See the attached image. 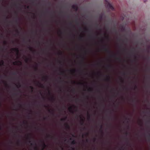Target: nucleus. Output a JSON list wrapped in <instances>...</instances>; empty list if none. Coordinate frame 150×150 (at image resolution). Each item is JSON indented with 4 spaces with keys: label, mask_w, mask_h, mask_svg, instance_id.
<instances>
[{
    "label": "nucleus",
    "mask_w": 150,
    "mask_h": 150,
    "mask_svg": "<svg viewBox=\"0 0 150 150\" xmlns=\"http://www.w3.org/2000/svg\"><path fill=\"white\" fill-rule=\"evenodd\" d=\"M105 5L109 9L113 10H114V7L112 5L108 2V0H105Z\"/></svg>",
    "instance_id": "nucleus-1"
},
{
    "label": "nucleus",
    "mask_w": 150,
    "mask_h": 150,
    "mask_svg": "<svg viewBox=\"0 0 150 150\" xmlns=\"http://www.w3.org/2000/svg\"><path fill=\"white\" fill-rule=\"evenodd\" d=\"M103 49L104 51L108 53H111V51L108 49L106 45H103Z\"/></svg>",
    "instance_id": "nucleus-2"
},
{
    "label": "nucleus",
    "mask_w": 150,
    "mask_h": 150,
    "mask_svg": "<svg viewBox=\"0 0 150 150\" xmlns=\"http://www.w3.org/2000/svg\"><path fill=\"white\" fill-rule=\"evenodd\" d=\"M18 63H19V64L20 65H22V62L21 61H16V62H13V64L14 65H19V64H18Z\"/></svg>",
    "instance_id": "nucleus-3"
},
{
    "label": "nucleus",
    "mask_w": 150,
    "mask_h": 150,
    "mask_svg": "<svg viewBox=\"0 0 150 150\" xmlns=\"http://www.w3.org/2000/svg\"><path fill=\"white\" fill-rule=\"evenodd\" d=\"M40 142L42 143V146L43 147V149L42 150L44 149L45 147H47V145L45 144L44 142V141L41 140Z\"/></svg>",
    "instance_id": "nucleus-4"
},
{
    "label": "nucleus",
    "mask_w": 150,
    "mask_h": 150,
    "mask_svg": "<svg viewBox=\"0 0 150 150\" xmlns=\"http://www.w3.org/2000/svg\"><path fill=\"white\" fill-rule=\"evenodd\" d=\"M81 119L80 123L81 125H83L84 122V119L82 118L81 116H80Z\"/></svg>",
    "instance_id": "nucleus-5"
},
{
    "label": "nucleus",
    "mask_w": 150,
    "mask_h": 150,
    "mask_svg": "<svg viewBox=\"0 0 150 150\" xmlns=\"http://www.w3.org/2000/svg\"><path fill=\"white\" fill-rule=\"evenodd\" d=\"M12 51H14L16 52L17 54H18L19 50L18 48H12L11 49Z\"/></svg>",
    "instance_id": "nucleus-6"
},
{
    "label": "nucleus",
    "mask_w": 150,
    "mask_h": 150,
    "mask_svg": "<svg viewBox=\"0 0 150 150\" xmlns=\"http://www.w3.org/2000/svg\"><path fill=\"white\" fill-rule=\"evenodd\" d=\"M105 81L109 82L110 81V77L109 75L107 76L106 78L105 79Z\"/></svg>",
    "instance_id": "nucleus-7"
},
{
    "label": "nucleus",
    "mask_w": 150,
    "mask_h": 150,
    "mask_svg": "<svg viewBox=\"0 0 150 150\" xmlns=\"http://www.w3.org/2000/svg\"><path fill=\"white\" fill-rule=\"evenodd\" d=\"M72 9H74L76 11H77L78 9V7L77 6L75 5H73L72 6Z\"/></svg>",
    "instance_id": "nucleus-8"
},
{
    "label": "nucleus",
    "mask_w": 150,
    "mask_h": 150,
    "mask_svg": "<svg viewBox=\"0 0 150 150\" xmlns=\"http://www.w3.org/2000/svg\"><path fill=\"white\" fill-rule=\"evenodd\" d=\"M68 109L70 112L72 113L74 112L73 111V108L72 106L69 107Z\"/></svg>",
    "instance_id": "nucleus-9"
},
{
    "label": "nucleus",
    "mask_w": 150,
    "mask_h": 150,
    "mask_svg": "<svg viewBox=\"0 0 150 150\" xmlns=\"http://www.w3.org/2000/svg\"><path fill=\"white\" fill-rule=\"evenodd\" d=\"M30 134L29 135H28V136H27V139L29 140V143H30L31 142V141L30 140L31 138V136H30Z\"/></svg>",
    "instance_id": "nucleus-10"
},
{
    "label": "nucleus",
    "mask_w": 150,
    "mask_h": 150,
    "mask_svg": "<svg viewBox=\"0 0 150 150\" xmlns=\"http://www.w3.org/2000/svg\"><path fill=\"white\" fill-rule=\"evenodd\" d=\"M65 127L66 129H69L70 128V127L69 125L67 123H66L65 124Z\"/></svg>",
    "instance_id": "nucleus-11"
},
{
    "label": "nucleus",
    "mask_w": 150,
    "mask_h": 150,
    "mask_svg": "<svg viewBox=\"0 0 150 150\" xmlns=\"http://www.w3.org/2000/svg\"><path fill=\"white\" fill-rule=\"evenodd\" d=\"M29 49L30 50V51L32 52L33 53H34L35 52V50H33L32 48L30 47H29Z\"/></svg>",
    "instance_id": "nucleus-12"
},
{
    "label": "nucleus",
    "mask_w": 150,
    "mask_h": 150,
    "mask_svg": "<svg viewBox=\"0 0 150 150\" xmlns=\"http://www.w3.org/2000/svg\"><path fill=\"white\" fill-rule=\"evenodd\" d=\"M48 111L50 112L53 115H54V110H52V111H51L50 109H49L48 110Z\"/></svg>",
    "instance_id": "nucleus-13"
},
{
    "label": "nucleus",
    "mask_w": 150,
    "mask_h": 150,
    "mask_svg": "<svg viewBox=\"0 0 150 150\" xmlns=\"http://www.w3.org/2000/svg\"><path fill=\"white\" fill-rule=\"evenodd\" d=\"M38 84H39L40 85V87L42 88H44V85L41 84V83H40L39 82H38Z\"/></svg>",
    "instance_id": "nucleus-14"
},
{
    "label": "nucleus",
    "mask_w": 150,
    "mask_h": 150,
    "mask_svg": "<svg viewBox=\"0 0 150 150\" xmlns=\"http://www.w3.org/2000/svg\"><path fill=\"white\" fill-rule=\"evenodd\" d=\"M76 143V142L75 140H73L71 142V144L72 145H74Z\"/></svg>",
    "instance_id": "nucleus-15"
},
{
    "label": "nucleus",
    "mask_w": 150,
    "mask_h": 150,
    "mask_svg": "<svg viewBox=\"0 0 150 150\" xmlns=\"http://www.w3.org/2000/svg\"><path fill=\"white\" fill-rule=\"evenodd\" d=\"M47 79V76H43L42 77V80H45L46 81Z\"/></svg>",
    "instance_id": "nucleus-16"
},
{
    "label": "nucleus",
    "mask_w": 150,
    "mask_h": 150,
    "mask_svg": "<svg viewBox=\"0 0 150 150\" xmlns=\"http://www.w3.org/2000/svg\"><path fill=\"white\" fill-rule=\"evenodd\" d=\"M29 60L31 61V59H29L28 58H27L26 57L25 59V61L27 63L28 62V61Z\"/></svg>",
    "instance_id": "nucleus-17"
},
{
    "label": "nucleus",
    "mask_w": 150,
    "mask_h": 150,
    "mask_svg": "<svg viewBox=\"0 0 150 150\" xmlns=\"http://www.w3.org/2000/svg\"><path fill=\"white\" fill-rule=\"evenodd\" d=\"M4 62L3 60H2L1 61V62H0V66H1L2 65H3L4 64Z\"/></svg>",
    "instance_id": "nucleus-18"
},
{
    "label": "nucleus",
    "mask_w": 150,
    "mask_h": 150,
    "mask_svg": "<svg viewBox=\"0 0 150 150\" xmlns=\"http://www.w3.org/2000/svg\"><path fill=\"white\" fill-rule=\"evenodd\" d=\"M51 100L52 101H54L55 98L53 96H52L51 98Z\"/></svg>",
    "instance_id": "nucleus-19"
},
{
    "label": "nucleus",
    "mask_w": 150,
    "mask_h": 150,
    "mask_svg": "<svg viewBox=\"0 0 150 150\" xmlns=\"http://www.w3.org/2000/svg\"><path fill=\"white\" fill-rule=\"evenodd\" d=\"M67 119V117H65L64 118H63L61 119V121H64L66 120Z\"/></svg>",
    "instance_id": "nucleus-20"
},
{
    "label": "nucleus",
    "mask_w": 150,
    "mask_h": 150,
    "mask_svg": "<svg viewBox=\"0 0 150 150\" xmlns=\"http://www.w3.org/2000/svg\"><path fill=\"white\" fill-rule=\"evenodd\" d=\"M16 87L18 88H19L21 87V85L19 83H18V85H16Z\"/></svg>",
    "instance_id": "nucleus-21"
},
{
    "label": "nucleus",
    "mask_w": 150,
    "mask_h": 150,
    "mask_svg": "<svg viewBox=\"0 0 150 150\" xmlns=\"http://www.w3.org/2000/svg\"><path fill=\"white\" fill-rule=\"evenodd\" d=\"M102 129H103V125H101L100 126V131H101V133L103 134V132L102 130Z\"/></svg>",
    "instance_id": "nucleus-22"
},
{
    "label": "nucleus",
    "mask_w": 150,
    "mask_h": 150,
    "mask_svg": "<svg viewBox=\"0 0 150 150\" xmlns=\"http://www.w3.org/2000/svg\"><path fill=\"white\" fill-rule=\"evenodd\" d=\"M88 91L90 92H91L93 91V89L91 88H89L88 89Z\"/></svg>",
    "instance_id": "nucleus-23"
},
{
    "label": "nucleus",
    "mask_w": 150,
    "mask_h": 150,
    "mask_svg": "<svg viewBox=\"0 0 150 150\" xmlns=\"http://www.w3.org/2000/svg\"><path fill=\"white\" fill-rule=\"evenodd\" d=\"M80 57L81 59L82 62H83L84 59V57L82 56H80Z\"/></svg>",
    "instance_id": "nucleus-24"
},
{
    "label": "nucleus",
    "mask_w": 150,
    "mask_h": 150,
    "mask_svg": "<svg viewBox=\"0 0 150 150\" xmlns=\"http://www.w3.org/2000/svg\"><path fill=\"white\" fill-rule=\"evenodd\" d=\"M47 137L48 138H53L54 137L51 136L50 135H48L47 136Z\"/></svg>",
    "instance_id": "nucleus-25"
},
{
    "label": "nucleus",
    "mask_w": 150,
    "mask_h": 150,
    "mask_svg": "<svg viewBox=\"0 0 150 150\" xmlns=\"http://www.w3.org/2000/svg\"><path fill=\"white\" fill-rule=\"evenodd\" d=\"M76 71V70L75 69L70 70V71L71 72L74 73Z\"/></svg>",
    "instance_id": "nucleus-26"
},
{
    "label": "nucleus",
    "mask_w": 150,
    "mask_h": 150,
    "mask_svg": "<svg viewBox=\"0 0 150 150\" xmlns=\"http://www.w3.org/2000/svg\"><path fill=\"white\" fill-rule=\"evenodd\" d=\"M107 67L108 68H111L112 67V66L110 64H109L107 65Z\"/></svg>",
    "instance_id": "nucleus-27"
},
{
    "label": "nucleus",
    "mask_w": 150,
    "mask_h": 150,
    "mask_svg": "<svg viewBox=\"0 0 150 150\" xmlns=\"http://www.w3.org/2000/svg\"><path fill=\"white\" fill-rule=\"evenodd\" d=\"M84 29L85 31L86 32H88L89 31V30L87 28H84Z\"/></svg>",
    "instance_id": "nucleus-28"
},
{
    "label": "nucleus",
    "mask_w": 150,
    "mask_h": 150,
    "mask_svg": "<svg viewBox=\"0 0 150 150\" xmlns=\"http://www.w3.org/2000/svg\"><path fill=\"white\" fill-rule=\"evenodd\" d=\"M58 54L59 55H62V52L61 51H60L58 53Z\"/></svg>",
    "instance_id": "nucleus-29"
},
{
    "label": "nucleus",
    "mask_w": 150,
    "mask_h": 150,
    "mask_svg": "<svg viewBox=\"0 0 150 150\" xmlns=\"http://www.w3.org/2000/svg\"><path fill=\"white\" fill-rule=\"evenodd\" d=\"M87 115H88V120L90 119V114L88 113Z\"/></svg>",
    "instance_id": "nucleus-30"
},
{
    "label": "nucleus",
    "mask_w": 150,
    "mask_h": 150,
    "mask_svg": "<svg viewBox=\"0 0 150 150\" xmlns=\"http://www.w3.org/2000/svg\"><path fill=\"white\" fill-rule=\"evenodd\" d=\"M30 88L31 89L32 91H33L34 89V88L31 86H30Z\"/></svg>",
    "instance_id": "nucleus-31"
},
{
    "label": "nucleus",
    "mask_w": 150,
    "mask_h": 150,
    "mask_svg": "<svg viewBox=\"0 0 150 150\" xmlns=\"http://www.w3.org/2000/svg\"><path fill=\"white\" fill-rule=\"evenodd\" d=\"M60 74H64V71H62L60 70Z\"/></svg>",
    "instance_id": "nucleus-32"
},
{
    "label": "nucleus",
    "mask_w": 150,
    "mask_h": 150,
    "mask_svg": "<svg viewBox=\"0 0 150 150\" xmlns=\"http://www.w3.org/2000/svg\"><path fill=\"white\" fill-rule=\"evenodd\" d=\"M116 59L120 61H121V59L120 57H117L116 58Z\"/></svg>",
    "instance_id": "nucleus-33"
},
{
    "label": "nucleus",
    "mask_w": 150,
    "mask_h": 150,
    "mask_svg": "<svg viewBox=\"0 0 150 150\" xmlns=\"http://www.w3.org/2000/svg\"><path fill=\"white\" fill-rule=\"evenodd\" d=\"M120 81L122 83L124 82L123 80L121 77L120 78Z\"/></svg>",
    "instance_id": "nucleus-34"
},
{
    "label": "nucleus",
    "mask_w": 150,
    "mask_h": 150,
    "mask_svg": "<svg viewBox=\"0 0 150 150\" xmlns=\"http://www.w3.org/2000/svg\"><path fill=\"white\" fill-rule=\"evenodd\" d=\"M16 32H17V34L18 35H19V34L20 33V31H18V30H16Z\"/></svg>",
    "instance_id": "nucleus-35"
},
{
    "label": "nucleus",
    "mask_w": 150,
    "mask_h": 150,
    "mask_svg": "<svg viewBox=\"0 0 150 150\" xmlns=\"http://www.w3.org/2000/svg\"><path fill=\"white\" fill-rule=\"evenodd\" d=\"M137 86L136 85H135L134 87V89L136 90V89H137Z\"/></svg>",
    "instance_id": "nucleus-36"
},
{
    "label": "nucleus",
    "mask_w": 150,
    "mask_h": 150,
    "mask_svg": "<svg viewBox=\"0 0 150 150\" xmlns=\"http://www.w3.org/2000/svg\"><path fill=\"white\" fill-rule=\"evenodd\" d=\"M147 137L148 138L149 140L150 138V134L149 133L147 135Z\"/></svg>",
    "instance_id": "nucleus-37"
},
{
    "label": "nucleus",
    "mask_w": 150,
    "mask_h": 150,
    "mask_svg": "<svg viewBox=\"0 0 150 150\" xmlns=\"http://www.w3.org/2000/svg\"><path fill=\"white\" fill-rule=\"evenodd\" d=\"M23 124H28V122H25L24 121L23 122Z\"/></svg>",
    "instance_id": "nucleus-38"
},
{
    "label": "nucleus",
    "mask_w": 150,
    "mask_h": 150,
    "mask_svg": "<svg viewBox=\"0 0 150 150\" xmlns=\"http://www.w3.org/2000/svg\"><path fill=\"white\" fill-rule=\"evenodd\" d=\"M18 105L19 106V107H21L22 105H21L20 103H18Z\"/></svg>",
    "instance_id": "nucleus-39"
},
{
    "label": "nucleus",
    "mask_w": 150,
    "mask_h": 150,
    "mask_svg": "<svg viewBox=\"0 0 150 150\" xmlns=\"http://www.w3.org/2000/svg\"><path fill=\"white\" fill-rule=\"evenodd\" d=\"M3 82L5 84V85L6 86H7V84L6 83V82L4 81H3Z\"/></svg>",
    "instance_id": "nucleus-40"
},
{
    "label": "nucleus",
    "mask_w": 150,
    "mask_h": 150,
    "mask_svg": "<svg viewBox=\"0 0 150 150\" xmlns=\"http://www.w3.org/2000/svg\"><path fill=\"white\" fill-rule=\"evenodd\" d=\"M82 38H83V37L82 36H80L79 38V39L80 40H81Z\"/></svg>",
    "instance_id": "nucleus-41"
},
{
    "label": "nucleus",
    "mask_w": 150,
    "mask_h": 150,
    "mask_svg": "<svg viewBox=\"0 0 150 150\" xmlns=\"http://www.w3.org/2000/svg\"><path fill=\"white\" fill-rule=\"evenodd\" d=\"M75 89H72V90H71V91H72V92H75Z\"/></svg>",
    "instance_id": "nucleus-42"
},
{
    "label": "nucleus",
    "mask_w": 150,
    "mask_h": 150,
    "mask_svg": "<svg viewBox=\"0 0 150 150\" xmlns=\"http://www.w3.org/2000/svg\"><path fill=\"white\" fill-rule=\"evenodd\" d=\"M115 56V55H110V57H114Z\"/></svg>",
    "instance_id": "nucleus-43"
},
{
    "label": "nucleus",
    "mask_w": 150,
    "mask_h": 150,
    "mask_svg": "<svg viewBox=\"0 0 150 150\" xmlns=\"http://www.w3.org/2000/svg\"><path fill=\"white\" fill-rule=\"evenodd\" d=\"M96 138H94L93 139V142H95L96 140Z\"/></svg>",
    "instance_id": "nucleus-44"
},
{
    "label": "nucleus",
    "mask_w": 150,
    "mask_h": 150,
    "mask_svg": "<svg viewBox=\"0 0 150 150\" xmlns=\"http://www.w3.org/2000/svg\"><path fill=\"white\" fill-rule=\"evenodd\" d=\"M125 134L126 135H127L128 134V132H126L125 133Z\"/></svg>",
    "instance_id": "nucleus-45"
},
{
    "label": "nucleus",
    "mask_w": 150,
    "mask_h": 150,
    "mask_svg": "<svg viewBox=\"0 0 150 150\" xmlns=\"http://www.w3.org/2000/svg\"><path fill=\"white\" fill-rule=\"evenodd\" d=\"M38 69L37 67H35V71H37L38 70Z\"/></svg>",
    "instance_id": "nucleus-46"
},
{
    "label": "nucleus",
    "mask_w": 150,
    "mask_h": 150,
    "mask_svg": "<svg viewBox=\"0 0 150 150\" xmlns=\"http://www.w3.org/2000/svg\"><path fill=\"white\" fill-rule=\"evenodd\" d=\"M4 43L5 45H6L7 44V42L6 41H4Z\"/></svg>",
    "instance_id": "nucleus-47"
},
{
    "label": "nucleus",
    "mask_w": 150,
    "mask_h": 150,
    "mask_svg": "<svg viewBox=\"0 0 150 150\" xmlns=\"http://www.w3.org/2000/svg\"><path fill=\"white\" fill-rule=\"evenodd\" d=\"M134 59H135V60H136V59H137V57L136 56L134 55Z\"/></svg>",
    "instance_id": "nucleus-48"
},
{
    "label": "nucleus",
    "mask_w": 150,
    "mask_h": 150,
    "mask_svg": "<svg viewBox=\"0 0 150 150\" xmlns=\"http://www.w3.org/2000/svg\"><path fill=\"white\" fill-rule=\"evenodd\" d=\"M79 84H80L81 85H84V84L82 83H79Z\"/></svg>",
    "instance_id": "nucleus-49"
},
{
    "label": "nucleus",
    "mask_w": 150,
    "mask_h": 150,
    "mask_svg": "<svg viewBox=\"0 0 150 150\" xmlns=\"http://www.w3.org/2000/svg\"><path fill=\"white\" fill-rule=\"evenodd\" d=\"M20 143V141H18V142H17V144H18V145H19V144Z\"/></svg>",
    "instance_id": "nucleus-50"
},
{
    "label": "nucleus",
    "mask_w": 150,
    "mask_h": 150,
    "mask_svg": "<svg viewBox=\"0 0 150 150\" xmlns=\"http://www.w3.org/2000/svg\"><path fill=\"white\" fill-rule=\"evenodd\" d=\"M100 19H102V15L100 16Z\"/></svg>",
    "instance_id": "nucleus-51"
},
{
    "label": "nucleus",
    "mask_w": 150,
    "mask_h": 150,
    "mask_svg": "<svg viewBox=\"0 0 150 150\" xmlns=\"http://www.w3.org/2000/svg\"><path fill=\"white\" fill-rule=\"evenodd\" d=\"M135 101V100H132V102H133V103H134Z\"/></svg>",
    "instance_id": "nucleus-52"
},
{
    "label": "nucleus",
    "mask_w": 150,
    "mask_h": 150,
    "mask_svg": "<svg viewBox=\"0 0 150 150\" xmlns=\"http://www.w3.org/2000/svg\"><path fill=\"white\" fill-rule=\"evenodd\" d=\"M16 72H14L13 73V75H16Z\"/></svg>",
    "instance_id": "nucleus-53"
},
{
    "label": "nucleus",
    "mask_w": 150,
    "mask_h": 150,
    "mask_svg": "<svg viewBox=\"0 0 150 150\" xmlns=\"http://www.w3.org/2000/svg\"><path fill=\"white\" fill-rule=\"evenodd\" d=\"M98 74H99L100 75H101V74L100 72H98Z\"/></svg>",
    "instance_id": "nucleus-54"
},
{
    "label": "nucleus",
    "mask_w": 150,
    "mask_h": 150,
    "mask_svg": "<svg viewBox=\"0 0 150 150\" xmlns=\"http://www.w3.org/2000/svg\"><path fill=\"white\" fill-rule=\"evenodd\" d=\"M33 142H34V144L35 145H36V143L35 142V141H33Z\"/></svg>",
    "instance_id": "nucleus-55"
},
{
    "label": "nucleus",
    "mask_w": 150,
    "mask_h": 150,
    "mask_svg": "<svg viewBox=\"0 0 150 150\" xmlns=\"http://www.w3.org/2000/svg\"><path fill=\"white\" fill-rule=\"evenodd\" d=\"M88 139H86V142H88Z\"/></svg>",
    "instance_id": "nucleus-56"
},
{
    "label": "nucleus",
    "mask_w": 150,
    "mask_h": 150,
    "mask_svg": "<svg viewBox=\"0 0 150 150\" xmlns=\"http://www.w3.org/2000/svg\"><path fill=\"white\" fill-rule=\"evenodd\" d=\"M27 8H28V9H29V6H27Z\"/></svg>",
    "instance_id": "nucleus-57"
},
{
    "label": "nucleus",
    "mask_w": 150,
    "mask_h": 150,
    "mask_svg": "<svg viewBox=\"0 0 150 150\" xmlns=\"http://www.w3.org/2000/svg\"><path fill=\"white\" fill-rule=\"evenodd\" d=\"M121 39L120 38H119V39H118V40L119 41H120L121 40Z\"/></svg>",
    "instance_id": "nucleus-58"
},
{
    "label": "nucleus",
    "mask_w": 150,
    "mask_h": 150,
    "mask_svg": "<svg viewBox=\"0 0 150 150\" xmlns=\"http://www.w3.org/2000/svg\"><path fill=\"white\" fill-rule=\"evenodd\" d=\"M88 133H86V135L88 136Z\"/></svg>",
    "instance_id": "nucleus-59"
},
{
    "label": "nucleus",
    "mask_w": 150,
    "mask_h": 150,
    "mask_svg": "<svg viewBox=\"0 0 150 150\" xmlns=\"http://www.w3.org/2000/svg\"><path fill=\"white\" fill-rule=\"evenodd\" d=\"M46 118H47V117H44V120H46Z\"/></svg>",
    "instance_id": "nucleus-60"
},
{
    "label": "nucleus",
    "mask_w": 150,
    "mask_h": 150,
    "mask_svg": "<svg viewBox=\"0 0 150 150\" xmlns=\"http://www.w3.org/2000/svg\"><path fill=\"white\" fill-rule=\"evenodd\" d=\"M48 93H49V94H51L50 92V91H48Z\"/></svg>",
    "instance_id": "nucleus-61"
},
{
    "label": "nucleus",
    "mask_w": 150,
    "mask_h": 150,
    "mask_svg": "<svg viewBox=\"0 0 150 150\" xmlns=\"http://www.w3.org/2000/svg\"><path fill=\"white\" fill-rule=\"evenodd\" d=\"M72 150H74V148H71Z\"/></svg>",
    "instance_id": "nucleus-62"
},
{
    "label": "nucleus",
    "mask_w": 150,
    "mask_h": 150,
    "mask_svg": "<svg viewBox=\"0 0 150 150\" xmlns=\"http://www.w3.org/2000/svg\"><path fill=\"white\" fill-rule=\"evenodd\" d=\"M35 150H36V149H37V147H35Z\"/></svg>",
    "instance_id": "nucleus-63"
},
{
    "label": "nucleus",
    "mask_w": 150,
    "mask_h": 150,
    "mask_svg": "<svg viewBox=\"0 0 150 150\" xmlns=\"http://www.w3.org/2000/svg\"><path fill=\"white\" fill-rule=\"evenodd\" d=\"M126 139L127 141L128 142V140L127 138H126Z\"/></svg>",
    "instance_id": "nucleus-64"
}]
</instances>
